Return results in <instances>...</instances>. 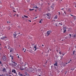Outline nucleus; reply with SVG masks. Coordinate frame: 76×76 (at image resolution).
Masks as SVG:
<instances>
[{
    "label": "nucleus",
    "mask_w": 76,
    "mask_h": 76,
    "mask_svg": "<svg viewBox=\"0 0 76 76\" xmlns=\"http://www.w3.org/2000/svg\"><path fill=\"white\" fill-rule=\"evenodd\" d=\"M71 16H73V15H72V14H70Z\"/></svg>",
    "instance_id": "nucleus-39"
},
{
    "label": "nucleus",
    "mask_w": 76,
    "mask_h": 76,
    "mask_svg": "<svg viewBox=\"0 0 76 76\" xmlns=\"http://www.w3.org/2000/svg\"><path fill=\"white\" fill-rule=\"evenodd\" d=\"M68 11H69V12H71V9H69L68 10Z\"/></svg>",
    "instance_id": "nucleus-18"
},
{
    "label": "nucleus",
    "mask_w": 76,
    "mask_h": 76,
    "mask_svg": "<svg viewBox=\"0 0 76 76\" xmlns=\"http://www.w3.org/2000/svg\"><path fill=\"white\" fill-rule=\"evenodd\" d=\"M42 47H44V45H42Z\"/></svg>",
    "instance_id": "nucleus-43"
},
{
    "label": "nucleus",
    "mask_w": 76,
    "mask_h": 76,
    "mask_svg": "<svg viewBox=\"0 0 76 76\" xmlns=\"http://www.w3.org/2000/svg\"><path fill=\"white\" fill-rule=\"evenodd\" d=\"M75 7H76V6H75Z\"/></svg>",
    "instance_id": "nucleus-60"
},
{
    "label": "nucleus",
    "mask_w": 76,
    "mask_h": 76,
    "mask_svg": "<svg viewBox=\"0 0 76 76\" xmlns=\"http://www.w3.org/2000/svg\"><path fill=\"white\" fill-rule=\"evenodd\" d=\"M68 63H66V64H68Z\"/></svg>",
    "instance_id": "nucleus-50"
},
{
    "label": "nucleus",
    "mask_w": 76,
    "mask_h": 76,
    "mask_svg": "<svg viewBox=\"0 0 76 76\" xmlns=\"http://www.w3.org/2000/svg\"><path fill=\"white\" fill-rule=\"evenodd\" d=\"M34 48L35 49L34 51H36V50H37V47H36V45H35L34 46Z\"/></svg>",
    "instance_id": "nucleus-12"
},
{
    "label": "nucleus",
    "mask_w": 76,
    "mask_h": 76,
    "mask_svg": "<svg viewBox=\"0 0 76 76\" xmlns=\"http://www.w3.org/2000/svg\"><path fill=\"white\" fill-rule=\"evenodd\" d=\"M39 76H41V75H39Z\"/></svg>",
    "instance_id": "nucleus-57"
},
{
    "label": "nucleus",
    "mask_w": 76,
    "mask_h": 76,
    "mask_svg": "<svg viewBox=\"0 0 76 76\" xmlns=\"http://www.w3.org/2000/svg\"><path fill=\"white\" fill-rule=\"evenodd\" d=\"M61 10H64V8H62L61 9Z\"/></svg>",
    "instance_id": "nucleus-41"
},
{
    "label": "nucleus",
    "mask_w": 76,
    "mask_h": 76,
    "mask_svg": "<svg viewBox=\"0 0 76 76\" xmlns=\"http://www.w3.org/2000/svg\"><path fill=\"white\" fill-rule=\"evenodd\" d=\"M12 73H15V74L17 75V73H16V70L15 69H13L12 70Z\"/></svg>",
    "instance_id": "nucleus-4"
},
{
    "label": "nucleus",
    "mask_w": 76,
    "mask_h": 76,
    "mask_svg": "<svg viewBox=\"0 0 76 76\" xmlns=\"http://www.w3.org/2000/svg\"><path fill=\"white\" fill-rule=\"evenodd\" d=\"M16 31H15V34H13V37H14V38H16V35H17V34H16Z\"/></svg>",
    "instance_id": "nucleus-5"
},
{
    "label": "nucleus",
    "mask_w": 76,
    "mask_h": 76,
    "mask_svg": "<svg viewBox=\"0 0 76 76\" xmlns=\"http://www.w3.org/2000/svg\"><path fill=\"white\" fill-rule=\"evenodd\" d=\"M17 55L18 56V55H19L18 54H17Z\"/></svg>",
    "instance_id": "nucleus-55"
},
{
    "label": "nucleus",
    "mask_w": 76,
    "mask_h": 76,
    "mask_svg": "<svg viewBox=\"0 0 76 76\" xmlns=\"http://www.w3.org/2000/svg\"><path fill=\"white\" fill-rule=\"evenodd\" d=\"M23 70V69H22V70Z\"/></svg>",
    "instance_id": "nucleus-54"
},
{
    "label": "nucleus",
    "mask_w": 76,
    "mask_h": 76,
    "mask_svg": "<svg viewBox=\"0 0 76 76\" xmlns=\"http://www.w3.org/2000/svg\"><path fill=\"white\" fill-rule=\"evenodd\" d=\"M11 57H12L11 59H12V60H13V56H11Z\"/></svg>",
    "instance_id": "nucleus-23"
},
{
    "label": "nucleus",
    "mask_w": 76,
    "mask_h": 76,
    "mask_svg": "<svg viewBox=\"0 0 76 76\" xmlns=\"http://www.w3.org/2000/svg\"><path fill=\"white\" fill-rule=\"evenodd\" d=\"M51 7V8H52V9L53 10H54V8H53V7Z\"/></svg>",
    "instance_id": "nucleus-30"
},
{
    "label": "nucleus",
    "mask_w": 76,
    "mask_h": 76,
    "mask_svg": "<svg viewBox=\"0 0 76 76\" xmlns=\"http://www.w3.org/2000/svg\"><path fill=\"white\" fill-rule=\"evenodd\" d=\"M18 58H19V56H18Z\"/></svg>",
    "instance_id": "nucleus-47"
},
{
    "label": "nucleus",
    "mask_w": 76,
    "mask_h": 76,
    "mask_svg": "<svg viewBox=\"0 0 76 76\" xmlns=\"http://www.w3.org/2000/svg\"><path fill=\"white\" fill-rule=\"evenodd\" d=\"M72 61V60L71 59L70 60V61H69L68 62V63H70V61Z\"/></svg>",
    "instance_id": "nucleus-22"
},
{
    "label": "nucleus",
    "mask_w": 76,
    "mask_h": 76,
    "mask_svg": "<svg viewBox=\"0 0 76 76\" xmlns=\"http://www.w3.org/2000/svg\"><path fill=\"white\" fill-rule=\"evenodd\" d=\"M8 28H8V29H10V27H8Z\"/></svg>",
    "instance_id": "nucleus-37"
},
{
    "label": "nucleus",
    "mask_w": 76,
    "mask_h": 76,
    "mask_svg": "<svg viewBox=\"0 0 76 76\" xmlns=\"http://www.w3.org/2000/svg\"><path fill=\"white\" fill-rule=\"evenodd\" d=\"M61 1H62V0H61Z\"/></svg>",
    "instance_id": "nucleus-61"
},
{
    "label": "nucleus",
    "mask_w": 76,
    "mask_h": 76,
    "mask_svg": "<svg viewBox=\"0 0 76 76\" xmlns=\"http://www.w3.org/2000/svg\"><path fill=\"white\" fill-rule=\"evenodd\" d=\"M2 59L4 61H6V58L4 56H3Z\"/></svg>",
    "instance_id": "nucleus-6"
},
{
    "label": "nucleus",
    "mask_w": 76,
    "mask_h": 76,
    "mask_svg": "<svg viewBox=\"0 0 76 76\" xmlns=\"http://www.w3.org/2000/svg\"><path fill=\"white\" fill-rule=\"evenodd\" d=\"M6 69L5 68H3V70H2V72H6Z\"/></svg>",
    "instance_id": "nucleus-10"
},
{
    "label": "nucleus",
    "mask_w": 76,
    "mask_h": 76,
    "mask_svg": "<svg viewBox=\"0 0 76 76\" xmlns=\"http://www.w3.org/2000/svg\"><path fill=\"white\" fill-rule=\"evenodd\" d=\"M73 54H74V52H73Z\"/></svg>",
    "instance_id": "nucleus-59"
},
{
    "label": "nucleus",
    "mask_w": 76,
    "mask_h": 76,
    "mask_svg": "<svg viewBox=\"0 0 76 76\" xmlns=\"http://www.w3.org/2000/svg\"><path fill=\"white\" fill-rule=\"evenodd\" d=\"M15 15H16V14H15V15H14V16H15Z\"/></svg>",
    "instance_id": "nucleus-51"
},
{
    "label": "nucleus",
    "mask_w": 76,
    "mask_h": 76,
    "mask_svg": "<svg viewBox=\"0 0 76 76\" xmlns=\"http://www.w3.org/2000/svg\"><path fill=\"white\" fill-rule=\"evenodd\" d=\"M22 18H23V19H25V17H23V16L22 17Z\"/></svg>",
    "instance_id": "nucleus-38"
},
{
    "label": "nucleus",
    "mask_w": 76,
    "mask_h": 76,
    "mask_svg": "<svg viewBox=\"0 0 76 76\" xmlns=\"http://www.w3.org/2000/svg\"><path fill=\"white\" fill-rule=\"evenodd\" d=\"M24 50H25V48H23V49L22 50H23V51H24Z\"/></svg>",
    "instance_id": "nucleus-33"
},
{
    "label": "nucleus",
    "mask_w": 76,
    "mask_h": 76,
    "mask_svg": "<svg viewBox=\"0 0 76 76\" xmlns=\"http://www.w3.org/2000/svg\"><path fill=\"white\" fill-rule=\"evenodd\" d=\"M7 23H8V24H9V23H11V22L8 21H7Z\"/></svg>",
    "instance_id": "nucleus-17"
},
{
    "label": "nucleus",
    "mask_w": 76,
    "mask_h": 76,
    "mask_svg": "<svg viewBox=\"0 0 76 76\" xmlns=\"http://www.w3.org/2000/svg\"><path fill=\"white\" fill-rule=\"evenodd\" d=\"M54 65L55 66H57V62L56 61L55 63L54 64Z\"/></svg>",
    "instance_id": "nucleus-8"
},
{
    "label": "nucleus",
    "mask_w": 76,
    "mask_h": 76,
    "mask_svg": "<svg viewBox=\"0 0 76 76\" xmlns=\"http://www.w3.org/2000/svg\"><path fill=\"white\" fill-rule=\"evenodd\" d=\"M66 30L64 29V32H63V33H65V32H66Z\"/></svg>",
    "instance_id": "nucleus-20"
},
{
    "label": "nucleus",
    "mask_w": 76,
    "mask_h": 76,
    "mask_svg": "<svg viewBox=\"0 0 76 76\" xmlns=\"http://www.w3.org/2000/svg\"><path fill=\"white\" fill-rule=\"evenodd\" d=\"M51 33V31H47V35L46 36L47 37V36H48Z\"/></svg>",
    "instance_id": "nucleus-3"
},
{
    "label": "nucleus",
    "mask_w": 76,
    "mask_h": 76,
    "mask_svg": "<svg viewBox=\"0 0 76 76\" xmlns=\"http://www.w3.org/2000/svg\"><path fill=\"white\" fill-rule=\"evenodd\" d=\"M23 16H24V17L26 18H28V16H26V15H24Z\"/></svg>",
    "instance_id": "nucleus-16"
},
{
    "label": "nucleus",
    "mask_w": 76,
    "mask_h": 76,
    "mask_svg": "<svg viewBox=\"0 0 76 76\" xmlns=\"http://www.w3.org/2000/svg\"><path fill=\"white\" fill-rule=\"evenodd\" d=\"M20 76H23V74H20Z\"/></svg>",
    "instance_id": "nucleus-29"
},
{
    "label": "nucleus",
    "mask_w": 76,
    "mask_h": 76,
    "mask_svg": "<svg viewBox=\"0 0 76 76\" xmlns=\"http://www.w3.org/2000/svg\"><path fill=\"white\" fill-rule=\"evenodd\" d=\"M16 34H17V35H18V34H20V32L19 31H16Z\"/></svg>",
    "instance_id": "nucleus-11"
},
{
    "label": "nucleus",
    "mask_w": 76,
    "mask_h": 76,
    "mask_svg": "<svg viewBox=\"0 0 76 76\" xmlns=\"http://www.w3.org/2000/svg\"><path fill=\"white\" fill-rule=\"evenodd\" d=\"M12 64V65H13V64Z\"/></svg>",
    "instance_id": "nucleus-63"
},
{
    "label": "nucleus",
    "mask_w": 76,
    "mask_h": 76,
    "mask_svg": "<svg viewBox=\"0 0 76 76\" xmlns=\"http://www.w3.org/2000/svg\"><path fill=\"white\" fill-rule=\"evenodd\" d=\"M1 66H3V65L2 64V65H1Z\"/></svg>",
    "instance_id": "nucleus-58"
},
{
    "label": "nucleus",
    "mask_w": 76,
    "mask_h": 76,
    "mask_svg": "<svg viewBox=\"0 0 76 76\" xmlns=\"http://www.w3.org/2000/svg\"><path fill=\"white\" fill-rule=\"evenodd\" d=\"M27 75H28V74H26V75H24V76H26Z\"/></svg>",
    "instance_id": "nucleus-35"
},
{
    "label": "nucleus",
    "mask_w": 76,
    "mask_h": 76,
    "mask_svg": "<svg viewBox=\"0 0 76 76\" xmlns=\"http://www.w3.org/2000/svg\"><path fill=\"white\" fill-rule=\"evenodd\" d=\"M1 39H3V40H4L6 41V40H7L8 39V38H7V37L6 36L3 37L1 38Z\"/></svg>",
    "instance_id": "nucleus-1"
},
{
    "label": "nucleus",
    "mask_w": 76,
    "mask_h": 76,
    "mask_svg": "<svg viewBox=\"0 0 76 76\" xmlns=\"http://www.w3.org/2000/svg\"><path fill=\"white\" fill-rule=\"evenodd\" d=\"M61 25H62V24H61Z\"/></svg>",
    "instance_id": "nucleus-53"
},
{
    "label": "nucleus",
    "mask_w": 76,
    "mask_h": 76,
    "mask_svg": "<svg viewBox=\"0 0 76 76\" xmlns=\"http://www.w3.org/2000/svg\"><path fill=\"white\" fill-rule=\"evenodd\" d=\"M10 52H12V49H10Z\"/></svg>",
    "instance_id": "nucleus-31"
},
{
    "label": "nucleus",
    "mask_w": 76,
    "mask_h": 76,
    "mask_svg": "<svg viewBox=\"0 0 76 76\" xmlns=\"http://www.w3.org/2000/svg\"><path fill=\"white\" fill-rule=\"evenodd\" d=\"M75 35H76V34H75Z\"/></svg>",
    "instance_id": "nucleus-62"
},
{
    "label": "nucleus",
    "mask_w": 76,
    "mask_h": 76,
    "mask_svg": "<svg viewBox=\"0 0 76 76\" xmlns=\"http://www.w3.org/2000/svg\"><path fill=\"white\" fill-rule=\"evenodd\" d=\"M43 20L42 19H41L39 22V23H42V22H41V21H42Z\"/></svg>",
    "instance_id": "nucleus-14"
},
{
    "label": "nucleus",
    "mask_w": 76,
    "mask_h": 76,
    "mask_svg": "<svg viewBox=\"0 0 76 76\" xmlns=\"http://www.w3.org/2000/svg\"><path fill=\"white\" fill-rule=\"evenodd\" d=\"M46 15L47 16H48V17H47L48 19H50L51 18V14L48 13L46 14Z\"/></svg>",
    "instance_id": "nucleus-2"
},
{
    "label": "nucleus",
    "mask_w": 76,
    "mask_h": 76,
    "mask_svg": "<svg viewBox=\"0 0 76 76\" xmlns=\"http://www.w3.org/2000/svg\"><path fill=\"white\" fill-rule=\"evenodd\" d=\"M13 12H16V11L13 10Z\"/></svg>",
    "instance_id": "nucleus-42"
},
{
    "label": "nucleus",
    "mask_w": 76,
    "mask_h": 76,
    "mask_svg": "<svg viewBox=\"0 0 76 76\" xmlns=\"http://www.w3.org/2000/svg\"><path fill=\"white\" fill-rule=\"evenodd\" d=\"M12 63H14L15 66H16L18 65V64L15 63V62H13V61H12Z\"/></svg>",
    "instance_id": "nucleus-7"
},
{
    "label": "nucleus",
    "mask_w": 76,
    "mask_h": 76,
    "mask_svg": "<svg viewBox=\"0 0 76 76\" xmlns=\"http://www.w3.org/2000/svg\"><path fill=\"white\" fill-rule=\"evenodd\" d=\"M69 35V36H70V37L72 36V35H71V34H70Z\"/></svg>",
    "instance_id": "nucleus-44"
},
{
    "label": "nucleus",
    "mask_w": 76,
    "mask_h": 76,
    "mask_svg": "<svg viewBox=\"0 0 76 76\" xmlns=\"http://www.w3.org/2000/svg\"><path fill=\"white\" fill-rule=\"evenodd\" d=\"M59 25H60V24H61V23H59Z\"/></svg>",
    "instance_id": "nucleus-52"
},
{
    "label": "nucleus",
    "mask_w": 76,
    "mask_h": 76,
    "mask_svg": "<svg viewBox=\"0 0 76 76\" xmlns=\"http://www.w3.org/2000/svg\"><path fill=\"white\" fill-rule=\"evenodd\" d=\"M46 15H45V14H44L43 15V16H46Z\"/></svg>",
    "instance_id": "nucleus-45"
},
{
    "label": "nucleus",
    "mask_w": 76,
    "mask_h": 76,
    "mask_svg": "<svg viewBox=\"0 0 76 76\" xmlns=\"http://www.w3.org/2000/svg\"><path fill=\"white\" fill-rule=\"evenodd\" d=\"M29 52L30 53H32L33 52V51H32V50H30L29 51Z\"/></svg>",
    "instance_id": "nucleus-19"
},
{
    "label": "nucleus",
    "mask_w": 76,
    "mask_h": 76,
    "mask_svg": "<svg viewBox=\"0 0 76 76\" xmlns=\"http://www.w3.org/2000/svg\"><path fill=\"white\" fill-rule=\"evenodd\" d=\"M27 71H28L29 72L31 71V68H29V69H27Z\"/></svg>",
    "instance_id": "nucleus-15"
},
{
    "label": "nucleus",
    "mask_w": 76,
    "mask_h": 76,
    "mask_svg": "<svg viewBox=\"0 0 76 76\" xmlns=\"http://www.w3.org/2000/svg\"><path fill=\"white\" fill-rule=\"evenodd\" d=\"M33 8H35V9H38V7L37 6H34L33 7Z\"/></svg>",
    "instance_id": "nucleus-13"
},
{
    "label": "nucleus",
    "mask_w": 76,
    "mask_h": 76,
    "mask_svg": "<svg viewBox=\"0 0 76 76\" xmlns=\"http://www.w3.org/2000/svg\"><path fill=\"white\" fill-rule=\"evenodd\" d=\"M57 18H58V16H57V15H56L54 18V19H57Z\"/></svg>",
    "instance_id": "nucleus-9"
},
{
    "label": "nucleus",
    "mask_w": 76,
    "mask_h": 76,
    "mask_svg": "<svg viewBox=\"0 0 76 76\" xmlns=\"http://www.w3.org/2000/svg\"><path fill=\"white\" fill-rule=\"evenodd\" d=\"M11 56H12V55H11L10 56V57H11Z\"/></svg>",
    "instance_id": "nucleus-49"
},
{
    "label": "nucleus",
    "mask_w": 76,
    "mask_h": 76,
    "mask_svg": "<svg viewBox=\"0 0 76 76\" xmlns=\"http://www.w3.org/2000/svg\"><path fill=\"white\" fill-rule=\"evenodd\" d=\"M37 17H35V19H37Z\"/></svg>",
    "instance_id": "nucleus-48"
},
{
    "label": "nucleus",
    "mask_w": 76,
    "mask_h": 76,
    "mask_svg": "<svg viewBox=\"0 0 76 76\" xmlns=\"http://www.w3.org/2000/svg\"><path fill=\"white\" fill-rule=\"evenodd\" d=\"M64 13H65V15H66V12L64 11Z\"/></svg>",
    "instance_id": "nucleus-26"
},
{
    "label": "nucleus",
    "mask_w": 76,
    "mask_h": 76,
    "mask_svg": "<svg viewBox=\"0 0 76 76\" xmlns=\"http://www.w3.org/2000/svg\"><path fill=\"white\" fill-rule=\"evenodd\" d=\"M58 13H59V15H60V12H58Z\"/></svg>",
    "instance_id": "nucleus-32"
},
{
    "label": "nucleus",
    "mask_w": 76,
    "mask_h": 76,
    "mask_svg": "<svg viewBox=\"0 0 76 76\" xmlns=\"http://www.w3.org/2000/svg\"><path fill=\"white\" fill-rule=\"evenodd\" d=\"M26 64H28L27 63H26V64H24V66H26Z\"/></svg>",
    "instance_id": "nucleus-36"
},
{
    "label": "nucleus",
    "mask_w": 76,
    "mask_h": 76,
    "mask_svg": "<svg viewBox=\"0 0 76 76\" xmlns=\"http://www.w3.org/2000/svg\"><path fill=\"white\" fill-rule=\"evenodd\" d=\"M34 10V9H29V10L31 11V10Z\"/></svg>",
    "instance_id": "nucleus-21"
},
{
    "label": "nucleus",
    "mask_w": 76,
    "mask_h": 76,
    "mask_svg": "<svg viewBox=\"0 0 76 76\" xmlns=\"http://www.w3.org/2000/svg\"><path fill=\"white\" fill-rule=\"evenodd\" d=\"M66 54L65 53H63L62 55L63 56H64V55H65Z\"/></svg>",
    "instance_id": "nucleus-25"
},
{
    "label": "nucleus",
    "mask_w": 76,
    "mask_h": 76,
    "mask_svg": "<svg viewBox=\"0 0 76 76\" xmlns=\"http://www.w3.org/2000/svg\"><path fill=\"white\" fill-rule=\"evenodd\" d=\"M28 21H29V22H31V20H28Z\"/></svg>",
    "instance_id": "nucleus-40"
},
{
    "label": "nucleus",
    "mask_w": 76,
    "mask_h": 76,
    "mask_svg": "<svg viewBox=\"0 0 76 76\" xmlns=\"http://www.w3.org/2000/svg\"><path fill=\"white\" fill-rule=\"evenodd\" d=\"M74 37H76V35L75 34H74L73 36Z\"/></svg>",
    "instance_id": "nucleus-24"
},
{
    "label": "nucleus",
    "mask_w": 76,
    "mask_h": 76,
    "mask_svg": "<svg viewBox=\"0 0 76 76\" xmlns=\"http://www.w3.org/2000/svg\"><path fill=\"white\" fill-rule=\"evenodd\" d=\"M26 49H25V50L24 51V53H25V52H26Z\"/></svg>",
    "instance_id": "nucleus-27"
},
{
    "label": "nucleus",
    "mask_w": 76,
    "mask_h": 76,
    "mask_svg": "<svg viewBox=\"0 0 76 76\" xmlns=\"http://www.w3.org/2000/svg\"><path fill=\"white\" fill-rule=\"evenodd\" d=\"M0 64H2L1 62L0 61Z\"/></svg>",
    "instance_id": "nucleus-28"
},
{
    "label": "nucleus",
    "mask_w": 76,
    "mask_h": 76,
    "mask_svg": "<svg viewBox=\"0 0 76 76\" xmlns=\"http://www.w3.org/2000/svg\"><path fill=\"white\" fill-rule=\"evenodd\" d=\"M66 72L65 73V75H66Z\"/></svg>",
    "instance_id": "nucleus-56"
},
{
    "label": "nucleus",
    "mask_w": 76,
    "mask_h": 76,
    "mask_svg": "<svg viewBox=\"0 0 76 76\" xmlns=\"http://www.w3.org/2000/svg\"><path fill=\"white\" fill-rule=\"evenodd\" d=\"M10 17H11V18H12V15H10Z\"/></svg>",
    "instance_id": "nucleus-34"
},
{
    "label": "nucleus",
    "mask_w": 76,
    "mask_h": 76,
    "mask_svg": "<svg viewBox=\"0 0 76 76\" xmlns=\"http://www.w3.org/2000/svg\"><path fill=\"white\" fill-rule=\"evenodd\" d=\"M59 53L60 54H61V52H59Z\"/></svg>",
    "instance_id": "nucleus-46"
}]
</instances>
